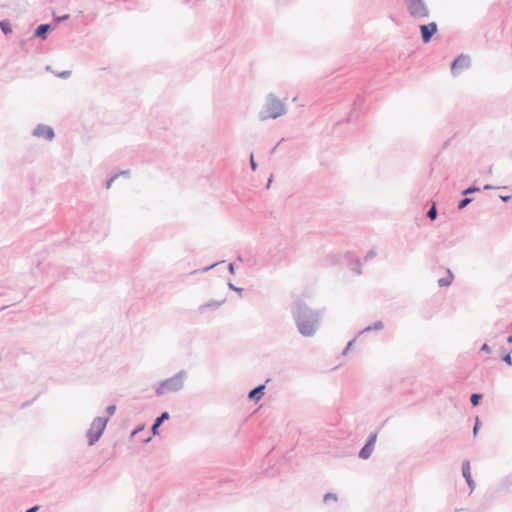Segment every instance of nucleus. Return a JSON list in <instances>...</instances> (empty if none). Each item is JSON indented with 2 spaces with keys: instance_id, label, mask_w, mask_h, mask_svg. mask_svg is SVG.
Returning a JSON list of instances; mask_svg holds the SVG:
<instances>
[{
  "instance_id": "f257e3e1",
  "label": "nucleus",
  "mask_w": 512,
  "mask_h": 512,
  "mask_svg": "<svg viewBox=\"0 0 512 512\" xmlns=\"http://www.w3.org/2000/svg\"><path fill=\"white\" fill-rule=\"evenodd\" d=\"M291 312L297 330L302 336L312 337L316 334L321 319L319 311L311 309L302 301H296Z\"/></svg>"
},
{
  "instance_id": "f03ea898",
  "label": "nucleus",
  "mask_w": 512,
  "mask_h": 512,
  "mask_svg": "<svg viewBox=\"0 0 512 512\" xmlns=\"http://www.w3.org/2000/svg\"><path fill=\"white\" fill-rule=\"evenodd\" d=\"M286 111L285 104L275 94L269 93L266 96L264 106L258 113V118L260 121L276 119L286 114Z\"/></svg>"
},
{
  "instance_id": "7ed1b4c3",
  "label": "nucleus",
  "mask_w": 512,
  "mask_h": 512,
  "mask_svg": "<svg viewBox=\"0 0 512 512\" xmlns=\"http://www.w3.org/2000/svg\"><path fill=\"white\" fill-rule=\"evenodd\" d=\"M186 378L187 372L180 370L172 377L159 382L155 387V394L160 397L168 393L179 392L183 389Z\"/></svg>"
},
{
  "instance_id": "20e7f679",
  "label": "nucleus",
  "mask_w": 512,
  "mask_h": 512,
  "mask_svg": "<svg viewBox=\"0 0 512 512\" xmlns=\"http://www.w3.org/2000/svg\"><path fill=\"white\" fill-rule=\"evenodd\" d=\"M108 421V417H96L93 419L89 429L86 432L89 446H93L100 439Z\"/></svg>"
},
{
  "instance_id": "39448f33",
  "label": "nucleus",
  "mask_w": 512,
  "mask_h": 512,
  "mask_svg": "<svg viewBox=\"0 0 512 512\" xmlns=\"http://www.w3.org/2000/svg\"><path fill=\"white\" fill-rule=\"evenodd\" d=\"M406 9L414 19H426L430 15L429 8L424 0H405Z\"/></svg>"
},
{
  "instance_id": "423d86ee",
  "label": "nucleus",
  "mask_w": 512,
  "mask_h": 512,
  "mask_svg": "<svg viewBox=\"0 0 512 512\" xmlns=\"http://www.w3.org/2000/svg\"><path fill=\"white\" fill-rule=\"evenodd\" d=\"M471 60L467 55H459L457 58L453 60L451 63V73L453 75L458 74L460 71L464 69H468L470 67Z\"/></svg>"
},
{
  "instance_id": "0eeeda50",
  "label": "nucleus",
  "mask_w": 512,
  "mask_h": 512,
  "mask_svg": "<svg viewBox=\"0 0 512 512\" xmlns=\"http://www.w3.org/2000/svg\"><path fill=\"white\" fill-rule=\"evenodd\" d=\"M419 29L423 43H429L433 35L437 32L438 25L436 22H431L429 24L420 25Z\"/></svg>"
},
{
  "instance_id": "6e6552de",
  "label": "nucleus",
  "mask_w": 512,
  "mask_h": 512,
  "mask_svg": "<svg viewBox=\"0 0 512 512\" xmlns=\"http://www.w3.org/2000/svg\"><path fill=\"white\" fill-rule=\"evenodd\" d=\"M33 135L51 141L55 133L52 127L45 124H38L33 130Z\"/></svg>"
},
{
  "instance_id": "1a4fd4ad",
  "label": "nucleus",
  "mask_w": 512,
  "mask_h": 512,
  "mask_svg": "<svg viewBox=\"0 0 512 512\" xmlns=\"http://www.w3.org/2000/svg\"><path fill=\"white\" fill-rule=\"evenodd\" d=\"M462 475L465 478L466 483L470 488V493H472L473 490L475 489V482L471 476L470 462L468 460H465L462 463Z\"/></svg>"
},
{
  "instance_id": "9d476101",
  "label": "nucleus",
  "mask_w": 512,
  "mask_h": 512,
  "mask_svg": "<svg viewBox=\"0 0 512 512\" xmlns=\"http://www.w3.org/2000/svg\"><path fill=\"white\" fill-rule=\"evenodd\" d=\"M224 302H225V299H222L219 301L218 300H210V301L200 305L198 310L201 314L205 313L208 309L217 310Z\"/></svg>"
},
{
  "instance_id": "9b49d317",
  "label": "nucleus",
  "mask_w": 512,
  "mask_h": 512,
  "mask_svg": "<svg viewBox=\"0 0 512 512\" xmlns=\"http://www.w3.org/2000/svg\"><path fill=\"white\" fill-rule=\"evenodd\" d=\"M170 418V415L167 411L165 412H162L160 414V416H158L155 420H154V423L152 424V427H151V431H152V434L153 435H157L159 432H158V429L159 427L162 425V423L165 421V420H168Z\"/></svg>"
},
{
  "instance_id": "f8f14e48",
  "label": "nucleus",
  "mask_w": 512,
  "mask_h": 512,
  "mask_svg": "<svg viewBox=\"0 0 512 512\" xmlns=\"http://www.w3.org/2000/svg\"><path fill=\"white\" fill-rule=\"evenodd\" d=\"M264 389H265V384H260V385L256 386L248 393V398L255 402L259 401L262 398V396L264 395Z\"/></svg>"
},
{
  "instance_id": "ddd939ff",
  "label": "nucleus",
  "mask_w": 512,
  "mask_h": 512,
  "mask_svg": "<svg viewBox=\"0 0 512 512\" xmlns=\"http://www.w3.org/2000/svg\"><path fill=\"white\" fill-rule=\"evenodd\" d=\"M51 29L50 24H40L34 31L33 37L46 39L49 30Z\"/></svg>"
},
{
  "instance_id": "4468645a",
  "label": "nucleus",
  "mask_w": 512,
  "mask_h": 512,
  "mask_svg": "<svg viewBox=\"0 0 512 512\" xmlns=\"http://www.w3.org/2000/svg\"><path fill=\"white\" fill-rule=\"evenodd\" d=\"M373 450H374L373 446L365 443L364 446L359 451L358 456H359V458H361L363 460H366V459L370 458V456L373 453Z\"/></svg>"
},
{
  "instance_id": "2eb2a0df",
  "label": "nucleus",
  "mask_w": 512,
  "mask_h": 512,
  "mask_svg": "<svg viewBox=\"0 0 512 512\" xmlns=\"http://www.w3.org/2000/svg\"><path fill=\"white\" fill-rule=\"evenodd\" d=\"M452 280H453V275H452L451 271H450V270H448V276H447V277H444V278H440V279L438 280V285H439L440 287H446V286H449V285L451 284Z\"/></svg>"
},
{
  "instance_id": "dca6fc26",
  "label": "nucleus",
  "mask_w": 512,
  "mask_h": 512,
  "mask_svg": "<svg viewBox=\"0 0 512 512\" xmlns=\"http://www.w3.org/2000/svg\"><path fill=\"white\" fill-rule=\"evenodd\" d=\"M0 29L5 35L12 32L11 24L8 20L0 21Z\"/></svg>"
},
{
  "instance_id": "f3484780",
  "label": "nucleus",
  "mask_w": 512,
  "mask_h": 512,
  "mask_svg": "<svg viewBox=\"0 0 512 512\" xmlns=\"http://www.w3.org/2000/svg\"><path fill=\"white\" fill-rule=\"evenodd\" d=\"M427 217L430 219V220H435L437 218V208H436V203L433 202L432 203V206L430 207V209L427 211Z\"/></svg>"
},
{
  "instance_id": "a211bd4d",
  "label": "nucleus",
  "mask_w": 512,
  "mask_h": 512,
  "mask_svg": "<svg viewBox=\"0 0 512 512\" xmlns=\"http://www.w3.org/2000/svg\"><path fill=\"white\" fill-rule=\"evenodd\" d=\"M472 202V198L465 197L458 202V209L462 210Z\"/></svg>"
},
{
  "instance_id": "6ab92c4d",
  "label": "nucleus",
  "mask_w": 512,
  "mask_h": 512,
  "mask_svg": "<svg viewBox=\"0 0 512 512\" xmlns=\"http://www.w3.org/2000/svg\"><path fill=\"white\" fill-rule=\"evenodd\" d=\"M482 398V394L473 393L470 397V402L473 406H477Z\"/></svg>"
},
{
  "instance_id": "aec40b11",
  "label": "nucleus",
  "mask_w": 512,
  "mask_h": 512,
  "mask_svg": "<svg viewBox=\"0 0 512 512\" xmlns=\"http://www.w3.org/2000/svg\"><path fill=\"white\" fill-rule=\"evenodd\" d=\"M376 440H377V432H373V433L369 434V436L366 440V443L374 447Z\"/></svg>"
},
{
  "instance_id": "412c9836",
  "label": "nucleus",
  "mask_w": 512,
  "mask_h": 512,
  "mask_svg": "<svg viewBox=\"0 0 512 512\" xmlns=\"http://www.w3.org/2000/svg\"><path fill=\"white\" fill-rule=\"evenodd\" d=\"M501 359L509 366H512V350L509 353H504Z\"/></svg>"
},
{
  "instance_id": "4be33fe9",
  "label": "nucleus",
  "mask_w": 512,
  "mask_h": 512,
  "mask_svg": "<svg viewBox=\"0 0 512 512\" xmlns=\"http://www.w3.org/2000/svg\"><path fill=\"white\" fill-rule=\"evenodd\" d=\"M479 190H480L479 187H477L475 185H472V186L466 188L465 190H463L462 194L467 196V195L472 194L474 192H478Z\"/></svg>"
},
{
  "instance_id": "5701e85b",
  "label": "nucleus",
  "mask_w": 512,
  "mask_h": 512,
  "mask_svg": "<svg viewBox=\"0 0 512 512\" xmlns=\"http://www.w3.org/2000/svg\"><path fill=\"white\" fill-rule=\"evenodd\" d=\"M371 328H373L374 331H380L384 328V324L382 321H376L371 325Z\"/></svg>"
},
{
  "instance_id": "b1692460",
  "label": "nucleus",
  "mask_w": 512,
  "mask_h": 512,
  "mask_svg": "<svg viewBox=\"0 0 512 512\" xmlns=\"http://www.w3.org/2000/svg\"><path fill=\"white\" fill-rule=\"evenodd\" d=\"M69 18H70V15L69 14H65V15H62V16H55L54 20H55V22L60 23V22L68 20Z\"/></svg>"
},
{
  "instance_id": "393cba45",
  "label": "nucleus",
  "mask_w": 512,
  "mask_h": 512,
  "mask_svg": "<svg viewBox=\"0 0 512 512\" xmlns=\"http://www.w3.org/2000/svg\"><path fill=\"white\" fill-rule=\"evenodd\" d=\"M328 500H334L337 501V495L334 493H326L324 495V501L327 502Z\"/></svg>"
},
{
  "instance_id": "a878e982",
  "label": "nucleus",
  "mask_w": 512,
  "mask_h": 512,
  "mask_svg": "<svg viewBox=\"0 0 512 512\" xmlns=\"http://www.w3.org/2000/svg\"><path fill=\"white\" fill-rule=\"evenodd\" d=\"M250 167L253 171H255L257 169V163L254 159L253 153L250 154Z\"/></svg>"
},
{
  "instance_id": "bb28decb",
  "label": "nucleus",
  "mask_w": 512,
  "mask_h": 512,
  "mask_svg": "<svg viewBox=\"0 0 512 512\" xmlns=\"http://www.w3.org/2000/svg\"><path fill=\"white\" fill-rule=\"evenodd\" d=\"M115 412H116V406L115 405H109L106 408V413L108 414V417L112 416Z\"/></svg>"
},
{
  "instance_id": "cd10ccee",
  "label": "nucleus",
  "mask_w": 512,
  "mask_h": 512,
  "mask_svg": "<svg viewBox=\"0 0 512 512\" xmlns=\"http://www.w3.org/2000/svg\"><path fill=\"white\" fill-rule=\"evenodd\" d=\"M228 287H229V289H231V290H233V291L238 292L240 295H241V293H242V291H243V289H242V288L236 287V286H235L233 283H231V282H228Z\"/></svg>"
},
{
  "instance_id": "c85d7f7f",
  "label": "nucleus",
  "mask_w": 512,
  "mask_h": 512,
  "mask_svg": "<svg viewBox=\"0 0 512 512\" xmlns=\"http://www.w3.org/2000/svg\"><path fill=\"white\" fill-rule=\"evenodd\" d=\"M118 178V175H114L109 180H107L105 187L109 189L112 185V183Z\"/></svg>"
},
{
  "instance_id": "c756f323",
  "label": "nucleus",
  "mask_w": 512,
  "mask_h": 512,
  "mask_svg": "<svg viewBox=\"0 0 512 512\" xmlns=\"http://www.w3.org/2000/svg\"><path fill=\"white\" fill-rule=\"evenodd\" d=\"M222 262H223V261H221V262H216V263H214V264H212V265H210V266L204 267V268H203V269H201L200 271H201L202 273L207 272V271H209L210 269L214 268L216 265H218L219 263H222Z\"/></svg>"
},
{
  "instance_id": "7c9ffc66",
  "label": "nucleus",
  "mask_w": 512,
  "mask_h": 512,
  "mask_svg": "<svg viewBox=\"0 0 512 512\" xmlns=\"http://www.w3.org/2000/svg\"><path fill=\"white\" fill-rule=\"evenodd\" d=\"M70 75H71V71H63V72H61L60 74H58V76H59L60 78H63V79L68 78Z\"/></svg>"
},
{
  "instance_id": "2f4dec72",
  "label": "nucleus",
  "mask_w": 512,
  "mask_h": 512,
  "mask_svg": "<svg viewBox=\"0 0 512 512\" xmlns=\"http://www.w3.org/2000/svg\"><path fill=\"white\" fill-rule=\"evenodd\" d=\"M481 351L486 352V353H490L491 352V348H490V346L487 343H484L482 345V347H481Z\"/></svg>"
},
{
  "instance_id": "473e14b6",
  "label": "nucleus",
  "mask_w": 512,
  "mask_h": 512,
  "mask_svg": "<svg viewBox=\"0 0 512 512\" xmlns=\"http://www.w3.org/2000/svg\"><path fill=\"white\" fill-rule=\"evenodd\" d=\"M499 198L506 203L509 202L512 197L510 195H500Z\"/></svg>"
},
{
  "instance_id": "72a5a7b5",
  "label": "nucleus",
  "mask_w": 512,
  "mask_h": 512,
  "mask_svg": "<svg viewBox=\"0 0 512 512\" xmlns=\"http://www.w3.org/2000/svg\"><path fill=\"white\" fill-rule=\"evenodd\" d=\"M370 331H374L373 328H371V325H369V326L365 327L363 330H361L359 332V335L370 332Z\"/></svg>"
},
{
  "instance_id": "f704fd0d",
  "label": "nucleus",
  "mask_w": 512,
  "mask_h": 512,
  "mask_svg": "<svg viewBox=\"0 0 512 512\" xmlns=\"http://www.w3.org/2000/svg\"><path fill=\"white\" fill-rule=\"evenodd\" d=\"M354 341H355V340L353 339V340H351V341H349V342H348V344H347L346 348H345V349H344V351H343V354H346V353H347V351H348V350H350V348H351V346L353 345Z\"/></svg>"
},
{
  "instance_id": "c9c22d12",
  "label": "nucleus",
  "mask_w": 512,
  "mask_h": 512,
  "mask_svg": "<svg viewBox=\"0 0 512 512\" xmlns=\"http://www.w3.org/2000/svg\"><path fill=\"white\" fill-rule=\"evenodd\" d=\"M478 429H479V419L476 418V423L474 425V428H473V434L476 435L477 432H478Z\"/></svg>"
},
{
  "instance_id": "e433bc0d",
  "label": "nucleus",
  "mask_w": 512,
  "mask_h": 512,
  "mask_svg": "<svg viewBox=\"0 0 512 512\" xmlns=\"http://www.w3.org/2000/svg\"><path fill=\"white\" fill-rule=\"evenodd\" d=\"M375 255H376V253H375L373 250H370V251L367 253V255H366L365 259H371V258H373Z\"/></svg>"
},
{
  "instance_id": "4c0bfd02",
  "label": "nucleus",
  "mask_w": 512,
  "mask_h": 512,
  "mask_svg": "<svg viewBox=\"0 0 512 512\" xmlns=\"http://www.w3.org/2000/svg\"><path fill=\"white\" fill-rule=\"evenodd\" d=\"M39 506L38 505H35L29 509H27L25 512H37L39 510Z\"/></svg>"
},
{
  "instance_id": "58836bf2",
  "label": "nucleus",
  "mask_w": 512,
  "mask_h": 512,
  "mask_svg": "<svg viewBox=\"0 0 512 512\" xmlns=\"http://www.w3.org/2000/svg\"><path fill=\"white\" fill-rule=\"evenodd\" d=\"M228 270L231 274H233L235 272V266H234V263H230L228 265Z\"/></svg>"
},
{
  "instance_id": "ea45409f",
  "label": "nucleus",
  "mask_w": 512,
  "mask_h": 512,
  "mask_svg": "<svg viewBox=\"0 0 512 512\" xmlns=\"http://www.w3.org/2000/svg\"><path fill=\"white\" fill-rule=\"evenodd\" d=\"M129 174H130V171H129V170H123V171H121V172H120L119 174H117V175H118V176H119V175H122V176H129Z\"/></svg>"
},
{
  "instance_id": "a19ab883",
  "label": "nucleus",
  "mask_w": 512,
  "mask_h": 512,
  "mask_svg": "<svg viewBox=\"0 0 512 512\" xmlns=\"http://www.w3.org/2000/svg\"><path fill=\"white\" fill-rule=\"evenodd\" d=\"M493 188L494 187L492 185H489V184L484 186V190H490V189H493Z\"/></svg>"
},
{
  "instance_id": "79ce46f5",
  "label": "nucleus",
  "mask_w": 512,
  "mask_h": 512,
  "mask_svg": "<svg viewBox=\"0 0 512 512\" xmlns=\"http://www.w3.org/2000/svg\"><path fill=\"white\" fill-rule=\"evenodd\" d=\"M141 429H142V428H137V429H135V430L132 432V435L137 434L138 432H140V430H141Z\"/></svg>"
},
{
  "instance_id": "37998d69",
  "label": "nucleus",
  "mask_w": 512,
  "mask_h": 512,
  "mask_svg": "<svg viewBox=\"0 0 512 512\" xmlns=\"http://www.w3.org/2000/svg\"><path fill=\"white\" fill-rule=\"evenodd\" d=\"M507 342H508V343H510V344H512V335H510V336H508V337H507Z\"/></svg>"
},
{
  "instance_id": "c03bdc74",
  "label": "nucleus",
  "mask_w": 512,
  "mask_h": 512,
  "mask_svg": "<svg viewBox=\"0 0 512 512\" xmlns=\"http://www.w3.org/2000/svg\"><path fill=\"white\" fill-rule=\"evenodd\" d=\"M271 182H272V178H270V179L268 180L267 185H266V188H269V187H270Z\"/></svg>"
},
{
  "instance_id": "a18cd8bd",
  "label": "nucleus",
  "mask_w": 512,
  "mask_h": 512,
  "mask_svg": "<svg viewBox=\"0 0 512 512\" xmlns=\"http://www.w3.org/2000/svg\"><path fill=\"white\" fill-rule=\"evenodd\" d=\"M357 274H361V271L358 268H355Z\"/></svg>"
},
{
  "instance_id": "49530a36",
  "label": "nucleus",
  "mask_w": 512,
  "mask_h": 512,
  "mask_svg": "<svg viewBox=\"0 0 512 512\" xmlns=\"http://www.w3.org/2000/svg\"><path fill=\"white\" fill-rule=\"evenodd\" d=\"M459 511H460L459 509H455V511H454V512H459Z\"/></svg>"
}]
</instances>
